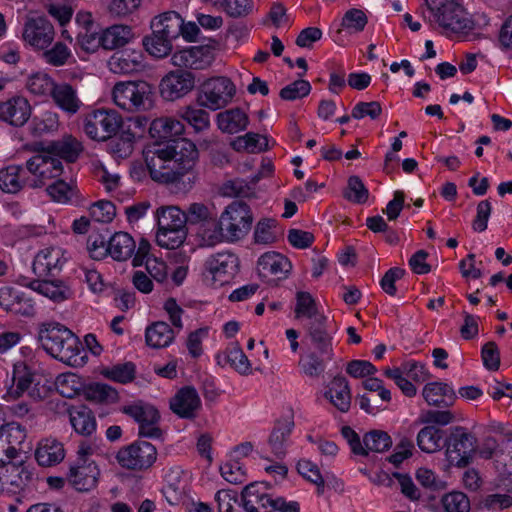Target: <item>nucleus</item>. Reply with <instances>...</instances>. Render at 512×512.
<instances>
[{
    "mask_svg": "<svg viewBox=\"0 0 512 512\" xmlns=\"http://www.w3.org/2000/svg\"><path fill=\"white\" fill-rule=\"evenodd\" d=\"M151 86L145 81L119 82L113 88L115 104L129 112L146 110L152 103Z\"/></svg>",
    "mask_w": 512,
    "mask_h": 512,
    "instance_id": "nucleus-4",
    "label": "nucleus"
},
{
    "mask_svg": "<svg viewBox=\"0 0 512 512\" xmlns=\"http://www.w3.org/2000/svg\"><path fill=\"white\" fill-rule=\"evenodd\" d=\"M65 457L63 444L55 438L42 439L35 450V459L42 467L59 464Z\"/></svg>",
    "mask_w": 512,
    "mask_h": 512,
    "instance_id": "nucleus-28",
    "label": "nucleus"
},
{
    "mask_svg": "<svg viewBox=\"0 0 512 512\" xmlns=\"http://www.w3.org/2000/svg\"><path fill=\"white\" fill-rule=\"evenodd\" d=\"M422 396L428 405L442 408L452 406L457 398L453 388L443 382L427 383L422 390Z\"/></svg>",
    "mask_w": 512,
    "mask_h": 512,
    "instance_id": "nucleus-27",
    "label": "nucleus"
},
{
    "mask_svg": "<svg viewBox=\"0 0 512 512\" xmlns=\"http://www.w3.org/2000/svg\"><path fill=\"white\" fill-rule=\"evenodd\" d=\"M238 257L228 251L213 254L205 261V270L219 285L227 283L237 272Z\"/></svg>",
    "mask_w": 512,
    "mask_h": 512,
    "instance_id": "nucleus-15",
    "label": "nucleus"
},
{
    "mask_svg": "<svg viewBox=\"0 0 512 512\" xmlns=\"http://www.w3.org/2000/svg\"><path fill=\"white\" fill-rule=\"evenodd\" d=\"M195 87L194 73L177 69L168 72L160 81L159 92L166 101H175L183 98Z\"/></svg>",
    "mask_w": 512,
    "mask_h": 512,
    "instance_id": "nucleus-13",
    "label": "nucleus"
},
{
    "mask_svg": "<svg viewBox=\"0 0 512 512\" xmlns=\"http://www.w3.org/2000/svg\"><path fill=\"white\" fill-rule=\"evenodd\" d=\"M64 262L59 248H45L35 256L32 270L38 278L53 277L61 271Z\"/></svg>",
    "mask_w": 512,
    "mask_h": 512,
    "instance_id": "nucleus-22",
    "label": "nucleus"
},
{
    "mask_svg": "<svg viewBox=\"0 0 512 512\" xmlns=\"http://www.w3.org/2000/svg\"><path fill=\"white\" fill-rule=\"evenodd\" d=\"M90 216L93 220L101 223L111 222L116 215V207L111 201L100 200L91 205Z\"/></svg>",
    "mask_w": 512,
    "mask_h": 512,
    "instance_id": "nucleus-64",
    "label": "nucleus"
},
{
    "mask_svg": "<svg viewBox=\"0 0 512 512\" xmlns=\"http://www.w3.org/2000/svg\"><path fill=\"white\" fill-rule=\"evenodd\" d=\"M291 267L288 258L277 252H266L257 262L259 276L269 283L286 278Z\"/></svg>",
    "mask_w": 512,
    "mask_h": 512,
    "instance_id": "nucleus-17",
    "label": "nucleus"
},
{
    "mask_svg": "<svg viewBox=\"0 0 512 512\" xmlns=\"http://www.w3.org/2000/svg\"><path fill=\"white\" fill-rule=\"evenodd\" d=\"M24 286L38 292L54 302H62L70 297V289L60 280H48L39 278L29 283H22Z\"/></svg>",
    "mask_w": 512,
    "mask_h": 512,
    "instance_id": "nucleus-29",
    "label": "nucleus"
},
{
    "mask_svg": "<svg viewBox=\"0 0 512 512\" xmlns=\"http://www.w3.org/2000/svg\"><path fill=\"white\" fill-rule=\"evenodd\" d=\"M213 54L207 46H191L174 52L171 63L180 69L203 70L211 65Z\"/></svg>",
    "mask_w": 512,
    "mask_h": 512,
    "instance_id": "nucleus-16",
    "label": "nucleus"
},
{
    "mask_svg": "<svg viewBox=\"0 0 512 512\" xmlns=\"http://www.w3.org/2000/svg\"><path fill=\"white\" fill-rule=\"evenodd\" d=\"M131 27L127 25H112L102 32L103 49L114 50L128 44L133 38Z\"/></svg>",
    "mask_w": 512,
    "mask_h": 512,
    "instance_id": "nucleus-38",
    "label": "nucleus"
},
{
    "mask_svg": "<svg viewBox=\"0 0 512 512\" xmlns=\"http://www.w3.org/2000/svg\"><path fill=\"white\" fill-rule=\"evenodd\" d=\"M35 373L25 363H16L13 368L12 384L8 387L7 392L3 395L6 401L16 400L34 382Z\"/></svg>",
    "mask_w": 512,
    "mask_h": 512,
    "instance_id": "nucleus-26",
    "label": "nucleus"
},
{
    "mask_svg": "<svg viewBox=\"0 0 512 512\" xmlns=\"http://www.w3.org/2000/svg\"><path fill=\"white\" fill-rule=\"evenodd\" d=\"M445 512H470L471 503L468 496L461 491H451L441 497Z\"/></svg>",
    "mask_w": 512,
    "mask_h": 512,
    "instance_id": "nucleus-51",
    "label": "nucleus"
},
{
    "mask_svg": "<svg viewBox=\"0 0 512 512\" xmlns=\"http://www.w3.org/2000/svg\"><path fill=\"white\" fill-rule=\"evenodd\" d=\"M70 2L71 1L48 0L45 5L48 14L57 20L61 26H65L72 18L73 9L69 4Z\"/></svg>",
    "mask_w": 512,
    "mask_h": 512,
    "instance_id": "nucleus-59",
    "label": "nucleus"
},
{
    "mask_svg": "<svg viewBox=\"0 0 512 512\" xmlns=\"http://www.w3.org/2000/svg\"><path fill=\"white\" fill-rule=\"evenodd\" d=\"M283 236V230L278 227V221L273 218H262L254 229V243L271 245Z\"/></svg>",
    "mask_w": 512,
    "mask_h": 512,
    "instance_id": "nucleus-39",
    "label": "nucleus"
},
{
    "mask_svg": "<svg viewBox=\"0 0 512 512\" xmlns=\"http://www.w3.org/2000/svg\"><path fill=\"white\" fill-rule=\"evenodd\" d=\"M136 248L134 239L126 232H116L108 240V254L116 261H126Z\"/></svg>",
    "mask_w": 512,
    "mask_h": 512,
    "instance_id": "nucleus-37",
    "label": "nucleus"
},
{
    "mask_svg": "<svg viewBox=\"0 0 512 512\" xmlns=\"http://www.w3.org/2000/svg\"><path fill=\"white\" fill-rule=\"evenodd\" d=\"M155 218L158 226L157 232L186 226L183 211L176 206L158 208L155 213Z\"/></svg>",
    "mask_w": 512,
    "mask_h": 512,
    "instance_id": "nucleus-41",
    "label": "nucleus"
},
{
    "mask_svg": "<svg viewBox=\"0 0 512 512\" xmlns=\"http://www.w3.org/2000/svg\"><path fill=\"white\" fill-rule=\"evenodd\" d=\"M297 471L305 479L317 486L318 495L324 493L325 482L318 466L315 463L306 459L300 460L297 463Z\"/></svg>",
    "mask_w": 512,
    "mask_h": 512,
    "instance_id": "nucleus-54",
    "label": "nucleus"
},
{
    "mask_svg": "<svg viewBox=\"0 0 512 512\" xmlns=\"http://www.w3.org/2000/svg\"><path fill=\"white\" fill-rule=\"evenodd\" d=\"M81 151V143L71 136L53 141L43 149V152L58 158L60 161L63 159L69 163L75 162Z\"/></svg>",
    "mask_w": 512,
    "mask_h": 512,
    "instance_id": "nucleus-33",
    "label": "nucleus"
},
{
    "mask_svg": "<svg viewBox=\"0 0 512 512\" xmlns=\"http://www.w3.org/2000/svg\"><path fill=\"white\" fill-rule=\"evenodd\" d=\"M43 349L52 357L69 365L78 362L82 345L68 328L59 323L43 324L38 333Z\"/></svg>",
    "mask_w": 512,
    "mask_h": 512,
    "instance_id": "nucleus-3",
    "label": "nucleus"
},
{
    "mask_svg": "<svg viewBox=\"0 0 512 512\" xmlns=\"http://www.w3.org/2000/svg\"><path fill=\"white\" fill-rule=\"evenodd\" d=\"M220 217L226 241L229 242L242 239L249 232L253 222L250 207L242 201H234L229 204Z\"/></svg>",
    "mask_w": 512,
    "mask_h": 512,
    "instance_id": "nucleus-9",
    "label": "nucleus"
},
{
    "mask_svg": "<svg viewBox=\"0 0 512 512\" xmlns=\"http://www.w3.org/2000/svg\"><path fill=\"white\" fill-rule=\"evenodd\" d=\"M295 318H307V323L313 322L318 317H326L317 310L315 300L308 292L296 294Z\"/></svg>",
    "mask_w": 512,
    "mask_h": 512,
    "instance_id": "nucleus-43",
    "label": "nucleus"
},
{
    "mask_svg": "<svg viewBox=\"0 0 512 512\" xmlns=\"http://www.w3.org/2000/svg\"><path fill=\"white\" fill-rule=\"evenodd\" d=\"M146 343L152 348L167 347L175 338L174 330L163 321H158L147 327Z\"/></svg>",
    "mask_w": 512,
    "mask_h": 512,
    "instance_id": "nucleus-40",
    "label": "nucleus"
},
{
    "mask_svg": "<svg viewBox=\"0 0 512 512\" xmlns=\"http://www.w3.org/2000/svg\"><path fill=\"white\" fill-rule=\"evenodd\" d=\"M136 367L132 362L117 364L106 369L104 376L115 382L126 384L135 378Z\"/></svg>",
    "mask_w": 512,
    "mask_h": 512,
    "instance_id": "nucleus-60",
    "label": "nucleus"
},
{
    "mask_svg": "<svg viewBox=\"0 0 512 512\" xmlns=\"http://www.w3.org/2000/svg\"><path fill=\"white\" fill-rule=\"evenodd\" d=\"M151 28L155 33L165 35L173 41L181 34L183 18L175 11H168L155 17L151 22Z\"/></svg>",
    "mask_w": 512,
    "mask_h": 512,
    "instance_id": "nucleus-32",
    "label": "nucleus"
},
{
    "mask_svg": "<svg viewBox=\"0 0 512 512\" xmlns=\"http://www.w3.org/2000/svg\"><path fill=\"white\" fill-rule=\"evenodd\" d=\"M50 98L57 108L68 115L78 113L83 105L76 87L68 82H56Z\"/></svg>",
    "mask_w": 512,
    "mask_h": 512,
    "instance_id": "nucleus-24",
    "label": "nucleus"
},
{
    "mask_svg": "<svg viewBox=\"0 0 512 512\" xmlns=\"http://www.w3.org/2000/svg\"><path fill=\"white\" fill-rule=\"evenodd\" d=\"M157 459V449L147 441L138 440L119 449L118 464L127 470L143 471L150 468Z\"/></svg>",
    "mask_w": 512,
    "mask_h": 512,
    "instance_id": "nucleus-10",
    "label": "nucleus"
},
{
    "mask_svg": "<svg viewBox=\"0 0 512 512\" xmlns=\"http://www.w3.org/2000/svg\"><path fill=\"white\" fill-rule=\"evenodd\" d=\"M99 469L94 462H86L81 458L70 466L68 479L78 491H89L96 486Z\"/></svg>",
    "mask_w": 512,
    "mask_h": 512,
    "instance_id": "nucleus-21",
    "label": "nucleus"
},
{
    "mask_svg": "<svg viewBox=\"0 0 512 512\" xmlns=\"http://www.w3.org/2000/svg\"><path fill=\"white\" fill-rule=\"evenodd\" d=\"M184 130V124L172 117H160L151 122L149 134L156 142L147 149L144 156L154 181L174 184L186 175L189 183L195 181L193 169L199 153L192 141L180 137Z\"/></svg>",
    "mask_w": 512,
    "mask_h": 512,
    "instance_id": "nucleus-1",
    "label": "nucleus"
},
{
    "mask_svg": "<svg viewBox=\"0 0 512 512\" xmlns=\"http://www.w3.org/2000/svg\"><path fill=\"white\" fill-rule=\"evenodd\" d=\"M344 197L350 202L363 204L368 200L369 191L365 187L360 177L353 175L348 179L347 189L344 192Z\"/></svg>",
    "mask_w": 512,
    "mask_h": 512,
    "instance_id": "nucleus-57",
    "label": "nucleus"
},
{
    "mask_svg": "<svg viewBox=\"0 0 512 512\" xmlns=\"http://www.w3.org/2000/svg\"><path fill=\"white\" fill-rule=\"evenodd\" d=\"M449 462L458 468L467 467L476 453L477 439L465 427L455 426L444 442Z\"/></svg>",
    "mask_w": 512,
    "mask_h": 512,
    "instance_id": "nucleus-5",
    "label": "nucleus"
},
{
    "mask_svg": "<svg viewBox=\"0 0 512 512\" xmlns=\"http://www.w3.org/2000/svg\"><path fill=\"white\" fill-rule=\"evenodd\" d=\"M85 394L87 399L99 403L115 402L118 399L117 391L113 387L102 383L90 384L86 387Z\"/></svg>",
    "mask_w": 512,
    "mask_h": 512,
    "instance_id": "nucleus-56",
    "label": "nucleus"
},
{
    "mask_svg": "<svg viewBox=\"0 0 512 512\" xmlns=\"http://www.w3.org/2000/svg\"><path fill=\"white\" fill-rule=\"evenodd\" d=\"M56 82L46 73L37 72L28 77L26 88L39 97H50Z\"/></svg>",
    "mask_w": 512,
    "mask_h": 512,
    "instance_id": "nucleus-45",
    "label": "nucleus"
},
{
    "mask_svg": "<svg viewBox=\"0 0 512 512\" xmlns=\"http://www.w3.org/2000/svg\"><path fill=\"white\" fill-rule=\"evenodd\" d=\"M199 235L207 246H214L217 243L226 240L225 230L221 223V217L217 219V214L213 220L200 226Z\"/></svg>",
    "mask_w": 512,
    "mask_h": 512,
    "instance_id": "nucleus-47",
    "label": "nucleus"
},
{
    "mask_svg": "<svg viewBox=\"0 0 512 512\" xmlns=\"http://www.w3.org/2000/svg\"><path fill=\"white\" fill-rule=\"evenodd\" d=\"M429 10L434 21L446 32L467 34L474 29V22L462 6L461 0H452L437 9Z\"/></svg>",
    "mask_w": 512,
    "mask_h": 512,
    "instance_id": "nucleus-7",
    "label": "nucleus"
},
{
    "mask_svg": "<svg viewBox=\"0 0 512 512\" xmlns=\"http://www.w3.org/2000/svg\"><path fill=\"white\" fill-rule=\"evenodd\" d=\"M43 58L46 63L59 67L66 65L69 60L73 58V55L66 44L57 42L51 49H48L43 53Z\"/></svg>",
    "mask_w": 512,
    "mask_h": 512,
    "instance_id": "nucleus-58",
    "label": "nucleus"
},
{
    "mask_svg": "<svg viewBox=\"0 0 512 512\" xmlns=\"http://www.w3.org/2000/svg\"><path fill=\"white\" fill-rule=\"evenodd\" d=\"M0 307L14 315L31 317L35 314L33 300L12 286L0 288Z\"/></svg>",
    "mask_w": 512,
    "mask_h": 512,
    "instance_id": "nucleus-18",
    "label": "nucleus"
},
{
    "mask_svg": "<svg viewBox=\"0 0 512 512\" xmlns=\"http://www.w3.org/2000/svg\"><path fill=\"white\" fill-rule=\"evenodd\" d=\"M8 465V484L17 489L25 488L33 480V472L29 466L20 462L19 465L9 462Z\"/></svg>",
    "mask_w": 512,
    "mask_h": 512,
    "instance_id": "nucleus-49",
    "label": "nucleus"
},
{
    "mask_svg": "<svg viewBox=\"0 0 512 512\" xmlns=\"http://www.w3.org/2000/svg\"><path fill=\"white\" fill-rule=\"evenodd\" d=\"M249 119L240 108H232L217 114L218 128L228 134H236L246 129Z\"/></svg>",
    "mask_w": 512,
    "mask_h": 512,
    "instance_id": "nucleus-35",
    "label": "nucleus"
},
{
    "mask_svg": "<svg viewBox=\"0 0 512 512\" xmlns=\"http://www.w3.org/2000/svg\"><path fill=\"white\" fill-rule=\"evenodd\" d=\"M69 418L75 432L82 436H91L97 427L94 413L82 405L69 410Z\"/></svg>",
    "mask_w": 512,
    "mask_h": 512,
    "instance_id": "nucleus-36",
    "label": "nucleus"
},
{
    "mask_svg": "<svg viewBox=\"0 0 512 512\" xmlns=\"http://www.w3.org/2000/svg\"><path fill=\"white\" fill-rule=\"evenodd\" d=\"M123 125L121 115L113 109H97L84 120V131L92 140L106 141L117 134Z\"/></svg>",
    "mask_w": 512,
    "mask_h": 512,
    "instance_id": "nucleus-8",
    "label": "nucleus"
},
{
    "mask_svg": "<svg viewBox=\"0 0 512 512\" xmlns=\"http://www.w3.org/2000/svg\"><path fill=\"white\" fill-rule=\"evenodd\" d=\"M305 329L309 350L301 357L299 367L306 376L317 378L325 371V362L333 359V337L328 331L327 317L306 323Z\"/></svg>",
    "mask_w": 512,
    "mask_h": 512,
    "instance_id": "nucleus-2",
    "label": "nucleus"
},
{
    "mask_svg": "<svg viewBox=\"0 0 512 512\" xmlns=\"http://www.w3.org/2000/svg\"><path fill=\"white\" fill-rule=\"evenodd\" d=\"M46 190L53 200L60 203L70 202L76 195V188L60 179L47 185Z\"/></svg>",
    "mask_w": 512,
    "mask_h": 512,
    "instance_id": "nucleus-63",
    "label": "nucleus"
},
{
    "mask_svg": "<svg viewBox=\"0 0 512 512\" xmlns=\"http://www.w3.org/2000/svg\"><path fill=\"white\" fill-rule=\"evenodd\" d=\"M363 444L367 449V455L369 451L382 453L392 446V439L385 431L372 430L364 435Z\"/></svg>",
    "mask_w": 512,
    "mask_h": 512,
    "instance_id": "nucleus-52",
    "label": "nucleus"
},
{
    "mask_svg": "<svg viewBox=\"0 0 512 512\" xmlns=\"http://www.w3.org/2000/svg\"><path fill=\"white\" fill-rule=\"evenodd\" d=\"M187 236L186 226L156 233V241L160 247L176 249L180 247Z\"/></svg>",
    "mask_w": 512,
    "mask_h": 512,
    "instance_id": "nucleus-53",
    "label": "nucleus"
},
{
    "mask_svg": "<svg viewBox=\"0 0 512 512\" xmlns=\"http://www.w3.org/2000/svg\"><path fill=\"white\" fill-rule=\"evenodd\" d=\"M143 45L146 51L155 58H164L172 51V40L153 30L150 36L143 38Z\"/></svg>",
    "mask_w": 512,
    "mask_h": 512,
    "instance_id": "nucleus-44",
    "label": "nucleus"
},
{
    "mask_svg": "<svg viewBox=\"0 0 512 512\" xmlns=\"http://www.w3.org/2000/svg\"><path fill=\"white\" fill-rule=\"evenodd\" d=\"M294 428L292 417H283L277 420L268 438L273 455L282 459L286 455L289 437Z\"/></svg>",
    "mask_w": 512,
    "mask_h": 512,
    "instance_id": "nucleus-25",
    "label": "nucleus"
},
{
    "mask_svg": "<svg viewBox=\"0 0 512 512\" xmlns=\"http://www.w3.org/2000/svg\"><path fill=\"white\" fill-rule=\"evenodd\" d=\"M185 225H200L207 223L209 220H213L216 212L213 208L205 205L204 203H191L185 212Z\"/></svg>",
    "mask_w": 512,
    "mask_h": 512,
    "instance_id": "nucleus-46",
    "label": "nucleus"
},
{
    "mask_svg": "<svg viewBox=\"0 0 512 512\" xmlns=\"http://www.w3.org/2000/svg\"><path fill=\"white\" fill-rule=\"evenodd\" d=\"M257 180L258 178L251 183L239 178L226 181L221 187V193L227 197H252L255 194V184Z\"/></svg>",
    "mask_w": 512,
    "mask_h": 512,
    "instance_id": "nucleus-48",
    "label": "nucleus"
},
{
    "mask_svg": "<svg viewBox=\"0 0 512 512\" xmlns=\"http://www.w3.org/2000/svg\"><path fill=\"white\" fill-rule=\"evenodd\" d=\"M367 22V16L362 10L352 8L343 15L341 26L350 32L358 33L364 30Z\"/></svg>",
    "mask_w": 512,
    "mask_h": 512,
    "instance_id": "nucleus-62",
    "label": "nucleus"
},
{
    "mask_svg": "<svg viewBox=\"0 0 512 512\" xmlns=\"http://www.w3.org/2000/svg\"><path fill=\"white\" fill-rule=\"evenodd\" d=\"M26 165L31 188L47 186L48 181L60 177L63 172L62 162L46 152L31 157L26 161Z\"/></svg>",
    "mask_w": 512,
    "mask_h": 512,
    "instance_id": "nucleus-11",
    "label": "nucleus"
},
{
    "mask_svg": "<svg viewBox=\"0 0 512 512\" xmlns=\"http://www.w3.org/2000/svg\"><path fill=\"white\" fill-rule=\"evenodd\" d=\"M135 135L130 130L121 131L110 143L112 153L118 158H127L133 152Z\"/></svg>",
    "mask_w": 512,
    "mask_h": 512,
    "instance_id": "nucleus-55",
    "label": "nucleus"
},
{
    "mask_svg": "<svg viewBox=\"0 0 512 512\" xmlns=\"http://www.w3.org/2000/svg\"><path fill=\"white\" fill-rule=\"evenodd\" d=\"M201 408V400L193 386H184L170 400V409L183 419H193Z\"/></svg>",
    "mask_w": 512,
    "mask_h": 512,
    "instance_id": "nucleus-19",
    "label": "nucleus"
},
{
    "mask_svg": "<svg viewBox=\"0 0 512 512\" xmlns=\"http://www.w3.org/2000/svg\"><path fill=\"white\" fill-rule=\"evenodd\" d=\"M143 55L138 51L114 53L108 60L109 70L114 74H131L143 67Z\"/></svg>",
    "mask_w": 512,
    "mask_h": 512,
    "instance_id": "nucleus-30",
    "label": "nucleus"
},
{
    "mask_svg": "<svg viewBox=\"0 0 512 512\" xmlns=\"http://www.w3.org/2000/svg\"><path fill=\"white\" fill-rule=\"evenodd\" d=\"M179 114L196 132H202L210 127V115L203 109L186 106Z\"/></svg>",
    "mask_w": 512,
    "mask_h": 512,
    "instance_id": "nucleus-50",
    "label": "nucleus"
},
{
    "mask_svg": "<svg viewBox=\"0 0 512 512\" xmlns=\"http://www.w3.org/2000/svg\"><path fill=\"white\" fill-rule=\"evenodd\" d=\"M325 397L341 412H347L351 404V393L348 381L343 376H336L331 381Z\"/></svg>",
    "mask_w": 512,
    "mask_h": 512,
    "instance_id": "nucleus-34",
    "label": "nucleus"
},
{
    "mask_svg": "<svg viewBox=\"0 0 512 512\" xmlns=\"http://www.w3.org/2000/svg\"><path fill=\"white\" fill-rule=\"evenodd\" d=\"M311 85L307 80L297 79L280 90L279 96L286 101H294L309 95Z\"/></svg>",
    "mask_w": 512,
    "mask_h": 512,
    "instance_id": "nucleus-61",
    "label": "nucleus"
},
{
    "mask_svg": "<svg viewBox=\"0 0 512 512\" xmlns=\"http://www.w3.org/2000/svg\"><path fill=\"white\" fill-rule=\"evenodd\" d=\"M235 93V85L229 78L214 77L201 85L197 102L201 107L215 111L228 105Z\"/></svg>",
    "mask_w": 512,
    "mask_h": 512,
    "instance_id": "nucleus-6",
    "label": "nucleus"
},
{
    "mask_svg": "<svg viewBox=\"0 0 512 512\" xmlns=\"http://www.w3.org/2000/svg\"><path fill=\"white\" fill-rule=\"evenodd\" d=\"M54 36L53 25L44 17H31L24 23L23 40L35 49H46Z\"/></svg>",
    "mask_w": 512,
    "mask_h": 512,
    "instance_id": "nucleus-14",
    "label": "nucleus"
},
{
    "mask_svg": "<svg viewBox=\"0 0 512 512\" xmlns=\"http://www.w3.org/2000/svg\"><path fill=\"white\" fill-rule=\"evenodd\" d=\"M122 412L139 424V436L152 439L161 438L162 430L157 426L160 414L153 405L136 401L124 406Z\"/></svg>",
    "mask_w": 512,
    "mask_h": 512,
    "instance_id": "nucleus-12",
    "label": "nucleus"
},
{
    "mask_svg": "<svg viewBox=\"0 0 512 512\" xmlns=\"http://www.w3.org/2000/svg\"><path fill=\"white\" fill-rule=\"evenodd\" d=\"M443 430L435 426L423 427L417 435V445L425 453L439 451L444 445Z\"/></svg>",
    "mask_w": 512,
    "mask_h": 512,
    "instance_id": "nucleus-42",
    "label": "nucleus"
},
{
    "mask_svg": "<svg viewBox=\"0 0 512 512\" xmlns=\"http://www.w3.org/2000/svg\"><path fill=\"white\" fill-rule=\"evenodd\" d=\"M31 116V106L22 96L0 101V120L14 127H22Z\"/></svg>",
    "mask_w": 512,
    "mask_h": 512,
    "instance_id": "nucleus-20",
    "label": "nucleus"
},
{
    "mask_svg": "<svg viewBox=\"0 0 512 512\" xmlns=\"http://www.w3.org/2000/svg\"><path fill=\"white\" fill-rule=\"evenodd\" d=\"M31 188L27 165H8L0 170V189L16 194L24 188Z\"/></svg>",
    "mask_w": 512,
    "mask_h": 512,
    "instance_id": "nucleus-23",
    "label": "nucleus"
},
{
    "mask_svg": "<svg viewBox=\"0 0 512 512\" xmlns=\"http://www.w3.org/2000/svg\"><path fill=\"white\" fill-rule=\"evenodd\" d=\"M241 498L246 512H271L272 496L261 492L257 483L245 486Z\"/></svg>",
    "mask_w": 512,
    "mask_h": 512,
    "instance_id": "nucleus-31",
    "label": "nucleus"
}]
</instances>
